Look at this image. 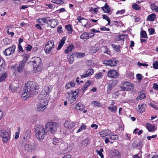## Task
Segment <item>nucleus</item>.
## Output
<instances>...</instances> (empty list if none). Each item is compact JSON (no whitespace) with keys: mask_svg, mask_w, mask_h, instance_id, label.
Segmentation results:
<instances>
[{"mask_svg":"<svg viewBox=\"0 0 158 158\" xmlns=\"http://www.w3.org/2000/svg\"><path fill=\"white\" fill-rule=\"evenodd\" d=\"M102 50L105 49L106 50L105 51L103 52L104 53H106L107 54H110V51L109 50H107V47L106 46H103L102 48Z\"/></svg>","mask_w":158,"mask_h":158,"instance_id":"603ef678","label":"nucleus"},{"mask_svg":"<svg viewBox=\"0 0 158 158\" xmlns=\"http://www.w3.org/2000/svg\"><path fill=\"white\" fill-rule=\"evenodd\" d=\"M65 27L69 34H70L72 33L73 29L71 25L69 24L65 26Z\"/></svg>","mask_w":158,"mask_h":158,"instance_id":"ea45409f","label":"nucleus"},{"mask_svg":"<svg viewBox=\"0 0 158 158\" xmlns=\"http://www.w3.org/2000/svg\"><path fill=\"white\" fill-rule=\"evenodd\" d=\"M103 76V74L102 73H99L96 74L95 77L97 79H99L101 78Z\"/></svg>","mask_w":158,"mask_h":158,"instance_id":"4d7b16f0","label":"nucleus"},{"mask_svg":"<svg viewBox=\"0 0 158 158\" xmlns=\"http://www.w3.org/2000/svg\"><path fill=\"white\" fill-rule=\"evenodd\" d=\"M132 8L135 10H138L141 8V7L136 4H135L132 6Z\"/></svg>","mask_w":158,"mask_h":158,"instance_id":"09e8293b","label":"nucleus"},{"mask_svg":"<svg viewBox=\"0 0 158 158\" xmlns=\"http://www.w3.org/2000/svg\"><path fill=\"white\" fill-rule=\"evenodd\" d=\"M6 73H2L0 75V82L3 81L6 77Z\"/></svg>","mask_w":158,"mask_h":158,"instance_id":"c03bdc74","label":"nucleus"},{"mask_svg":"<svg viewBox=\"0 0 158 158\" xmlns=\"http://www.w3.org/2000/svg\"><path fill=\"white\" fill-rule=\"evenodd\" d=\"M109 139L111 140H117L118 139V136L116 135H112L111 134L110 135H109Z\"/></svg>","mask_w":158,"mask_h":158,"instance_id":"49530a36","label":"nucleus"},{"mask_svg":"<svg viewBox=\"0 0 158 158\" xmlns=\"http://www.w3.org/2000/svg\"><path fill=\"white\" fill-rule=\"evenodd\" d=\"M25 64L21 62L19 63V65L17 67V71L19 73L23 72Z\"/></svg>","mask_w":158,"mask_h":158,"instance_id":"4be33fe9","label":"nucleus"},{"mask_svg":"<svg viewBox=\"0 0 158 158\" xmlns=\"http://www.w3.org/2000/svg\"><path fill=\"white\" fill-rule=\"evenodd\" d=\"M0 136L2 138L3 141L5 143L10 140V137L8 132L4 130L0 131Z\"/></svg>","mask_w":158,"mask_h":158,"instance_id":"9d476101","label":"nucleus"},{"mask_svg":"<svg viewBox=\"0 0 158 158\" xmlns=\"http://www.w3.org/2000/svg\"><path fill=\"white\" fill-rule=\"evenodd\" d=\"M77 20L78 21V22L82 24V25H83V23H86L87 19L81 17V16H78L77 17Z\"/></svg>","mask_w":158,"mask_h":158,"instance_id":"c85d7f7f","label":"nucleus"},{"mask_svg":"<svg viewBox=\"0 0 158 158\" xmlns=\"http://www.w3.org/2000/svg\"><path fill=\"white\" fill-rule=\"evenodd\" d=\"M89 141L88 139H85L81 143V148L82 147L86 146L87 145L89 144Z\"/></svg>","mask_w":158,"mask_h":158,"instance_id":"58836bf2","label":"nucleus"},{"mask_svg":"<svg viewBox=\"0 0 158 158\" xmlns=\"http://www.w3.org/2000/svg\"><path fill=\"white\" fill-rule=\"evenodd\" d=\"M52 143L55 145H56L59 142V140L56 138H54L52 139Z\"/></svg>","mask_w":158,"mask_h":158,"instance_id":"13d9d810","label":"nucleus"},{"mask_svg":"<svg viewBox=\"0 0 158 158\" xmlns=\"http://www.w3.org/2000/svg\"><path fill=\"white\" fill-rule=\"evenodd\" d=\"M40 20L42 21V23L43 24L45 23H48L49 19H48V17L47 18H43L41 19H40Z\"/></svg>","mask_w":158,"mask_h":158,"instance_id":"3c124183","label":"nucleus"},{"mask_svg":"<svg viewBox=\"0 0 158 158\" xmlns=\"http://www.w3.org/2000/svg\"><path fill=\"white\" fill-rule=\"evenodd\" d=\"M85 53L82 52H76L74 53V55L77 57L79 58H82L83 57L85 56Z\"/></svg>","mask_w":158,"mask_h":158,"instance_id":"4c0bfd02","label":"nucleus"},{"mask_svg":"<svg viewBox=\"0 0 158 158\" xmlns=\"http://www.w3.org/2000/svg\"><path fill=\"white\" fill-rule=\"evenodd\" d=\"M102 16L103 19H105L108 21V23L107 25H110V20L109 18L106 15H103Z\"/></svg>","mask_w":158,"mask_h":158,"instance_id":"5fc2aeb1","label":"nucleus"},{"mask_svg":"<svg viewBox=\"0 0 158 158\" xmlns=\"http://www.w3.org/2000/svg\"><path fill=\"white\" fill-rule=\"evenodd\" d=\"M155 126L153 124L149 123H147V128L149 132H153L155 131Z\"/></svg>","mask_w":158,"mask_h":158,"instance_id":"b1692460","label":"nucleus"},{"mask_svg":"<svg viewBox=\"0 0 158 158\" xmlns=\"http://www.w3.org/2000/svg\"><path fill=\"white\" fill-rule=\"evenodd\" d=\"M54 45V42L52 40L49 41L45 45L44 51L47 53H49L52 50Z\"/></svg>","mask_w":158,"mask_h":158,"instance_id":"f8f14e48","label":"nucleus"},{"mask_svg":"<svg viewBox=\"0 0 158 158\" xmlns=\"http://www.w3.org/2000/svg\"><path fill=\"white\" fill-rule=\"evenodd\" d=\"M111 46L117 52H118L120 51V47L119 45H117L114 44H112Z\"/></svg>","mask_w":158,"mask_h":158,"instance_id":"79ce46f5","label":"nucleus"},{"mask_svg":"<svg viewBox=\"0 0 158 158\" xmlns=\"http://www.w3.org/2000/svg\"><path fill=\"white\" fill-rule=\"evenodd\" d=\"M38 89L39 86L37 83L32 81H29L24 87L22 97L26 99L36 95L39 91Z\"/></svg>","mask_w":158,"mask_h":158,"instance_id":"f257e3e1","label":"nucleus"},{"mask_svg":"<svg viewBox=\"0 0 158 158\" xmlns=\"http://www.w3.org/2000/svg\"><path fill=\"white\" fill-rule=\"evenodd\" d=\"M25 148L28 152H33L36 148V145L34 143L27 144L25 146Z\"/></svg>","mask_w":158,"mask_h":158,"instance_id":"2eb2a0df","label":"nucleus"},{"mask_svg":"<svg viewBox=\"0 0 158 158\" xmlns=\"http://www.w3.org/2000/svg\"><path fill=\"white\" fill-rule=\"evenodd\" d=\"M139 96L137 97L136 98V100H138V99H144L145 98V95L143 91L139 92H138Z\"/></svg>","mask_w":158,"mask_h":158,"instance_id":"c756f323","label":"nucleus"},{"mask_svg":"<svg viewBox=\"0 0 158 158\" xmlns=\"http://www.w3.org/2000/svg\"><path fill=\"white\" fill-rule=\"evenodd\" d=\"M68 59L70 64L73 63L74 61V56L73 55H71L67 57Z\"/></svg>","mask_w":158,"mask_h":158,"instance_id":"a19ab883","label":"nucleus"},{"mask_svg":"<svg viewBox=\"0 0 158 158\" xmlns=\"http://www.w3.org/2000/svg\"><path fill=\"white\" fill-rule=\"evenodd\" d=\"M137 64L139 66H148V64H145V63H142L140 62L139 61H138L137 63Z\"/></svg>","mask_w":158,"mask_h":158,"instance_id":"0e129e2a","label":"nucleus"},{"mask_svg":"<svg viewBox=\"0 0 158 158\" xmlns=\"http://www.w3.org/2000/svg\"><path fill=\"white\" fill-rule=\"evenodd\" d=\"M86 128V126L84 124H82V126H81L79 128V129L77 131V133H79L81 132L82 130L84 129H85Z\"/></svg>","mask_w":158,"mask_h":158,"instance_id":"8fccbe9b","label":"nucleus"},{"mask_svg":"<svg viewBox=\"0 0 158 158\" xmlns=\"http://www.w3.org/2000/svg\"><path fill=\"white\" fill-rule=\"evenodd\" d=\"M94 70L92 69H89L83 74L80 76L81 78H84L91 75L94 73Z\"/></svg>","mask_w":158,"mask_h":158,"instance_id":"6ab92c4d","label":"nucleus"},{"mask_svg":"<svg viewBox=\"0 0 158 158\" xmlns=\"http://www.w3.org/2000/svg\"><path fill=\"white\" fill-rule=\"evenodd\" d=\"M148 31L149 33V34L150 35L153 34L155 32L154 29L153 28H150V29H149Z\"/></svg>","mask_w":158,"mask_h":158,"instance_id":"e2e57ef3","label":"nucleus"},{"mask_svg":"<svg viewBox=\"0 0 158 158\" xmlns=\"http://www.w3.org/2000/svg\"><path fill=\"white\" fill-rule=\"evenodd\" d=\"M85 108V106L81 103H78L74 106V109L76 110H83Z\"/></svg>","mask_w":158,"mask_h":158,"instance_id":"393cba45","label":"nucleus"},{"mask_svg":"<svg viewBox=\"0 0 158 158\" xmlns=\"http://www.w3.org/2000/svg\"><path fill=\"white\" fill-rule=\"evenodd\" d=\"M16 85V84L15 83L10 84L9 85V89L11 92H14L17 91L18 86L17 85Z\"/></svg>","mask_w":158,"mask_h":158,"instance_id":"a878e982","label":"nucleus"},{"mask_svg":"<svg viewBox=\"0 0 158 158\" xmlns=\"http://www.w3.org/2000/svg\"><path fill=\"white\" fill-rule=\"evenodd\" d=\"M141 37L142 38H148L146 32L144 31H141L140 32Z\"/></svg>","mask_w":158,"mask_h":158,"instance_id":"a18cd8bd","label":"nucleus"},{"mask_svg":"<svg viewBox=\"0 0 158 158\" xmlns=\"http://www.w3.org/2000/svg\"><path fill=\"white\" fill-rule=\"evenodd\" d=\"M117 83L118 81L117 80H115L113 81H111L109 82V83L108 84V85L113 88L117 84Z\"/></svg>","mask_w":158,"mask_h":158,"instance_id":"e433bc0d","label":"nucleus"},{"mask_svg":"<svg viewBox=\"0 0 158 158\" xmlns=\"http://www.w3.org/2000/svg\"><path fill=\"white\" fill-rule=\"evenodd\" d=\"M108 77L110 78H115L118 77L119 76L118 72L114 69H110L107 73Z\"/></svg>","mask_w":158,"mask_h":158,"instance_id":"ddd939ff","label":"nucleus"},{"mask_svg":"<svg viewBox=\"0 0 158 158\" xmlns=\"http://www.w3.org/2000/svg\"><path fill=\"white\" fill-rule=\"evenodd\" d=\"M75 125V123L69 120H66L64 124V127L69 129L73 128Z\"/></svg>","mask_w":158,"mask_h":158,"instance_id":"aec40b11","label":"nucleus"},{"mask_svg":"<svg viewBox=\"0 0 158 158\" xmlns=\"http://www.w3.org/2000/svg\"><path fill=\"white\" fill-rule=\"evenodd\" d=\"M109 155L111 157L120 158V154L119 152L117 150H114L113 151H110Z\"/></svg>","mask_w":158,"mask_h":158,"instance_id":"f3484780","label":"nucleus"},{"mask_svg":"<svg viewBox=\"0 0 158 158\" xmlns=\"http://www.w3.org/2000/svg\"><path fill=\"white\" fill-rule=\"evenodd\" d=\"M118 62V60L115 59H114L111 60H104L103 61V63L106 65L114 66L116 65Z\"/></svg>","mask_w":158,"mask_h":158,"instance_id":"4468645a","label":"nucleus"},{"mask_svg":"<svg viewBox=\"0 0 158 158\" xmlns=\"http://www.w3.org/2000/svg\"><path fill=\"white\" fill-rule=\"evenodd\" d=\"M0 136L2 138L3 141L5 143L10 140V137L8 132L4 130L0 131Z\"/></svg>","mask_w":158,"mask_h":158,"instance_id":"9b49d317","label":"nucleus"},{"mask_svg":"<svg viewBox=\"0 0 158 158\" xmlns=\"http://www.w3.org/2000/svg\"><path fill=\"white\" fill-rule=\"evenodd\" d=\"M58 21L56 19H49L48 23H47L48 25H50L52 28H55L58 24Z\"/></svg>","mask_w":158,"mask_h":158,"instance_id":"412c9836","label":"nucleus"},{"mask_svg":"<svg viewBox=\"0 0 158 158\" xmlns=\"http://www.w3.org/2000/svg\"><path fill=\"white\" fill-rule=\"evenodd\" d=\"M16 46L15 45H13L11 47L6 48L3 52L4 55L9 56L13 54L15 52Z\"/></svg>","mask_w":158,"mask_h":158,"instance_id":"dca6fc26","label":"nucleus"},{"mask_svg":"<svg viewBox=\"0 0 158 158\" xmlns=\"http://www.w3.org/2000/svg\"><path fill=\"white\" fill-rule=\"evenodd\" d=\"M125 35H120L117 36L114 38V40L117 41H120L122 40L124 41L125 39Z\"/></svg>","mask_w":158,"mask_h":158,"instance_id":"473e14b6","label":"nucleus"},{"mask_svg":"<svg viewBox=\"0 0 158 158\" xmlns=\"http://www.w3.org/2000/svg\"><path fill=\"white\" fill-rule=\"evenodd\" d=\"M136 147L139 149H141L142 147V142L141 141H139L136 144Z\"/></svg>","mask_w":158,"mask_h":158,"instance_id":"680f3d73","label":"nucleus"},{"mask_svg":"<svg viewBox=\"0 0 158 158\" xmlns=\"http://www.w3.org/2000/svg\"><path fill=\"white\" fill-rule=\"evenodd\" d=\"M111 132L108 130L102 131L100 133V134L102 137H104L105 136L110 135Z\"/></svg>","mask_w":158,"mask_h":158,"instance_id":"5701e85b","label":"nucleus"},{"mask_svg":"<svg viewBox=\"0 0 158 158\" xmlns=\"http://www.w3.org/2000/svg\"><path fill=\"white\" fill-rule=\"evenodd\" d=\"M102 9L106 13H108L110 11V8H109L107 3H106L105 6L101 7Z\"/></svg>","mask_w":158,"mask_h":158,"instance_id":"7c9ffc66","label":"nucleus"},{"mask_svg":"<svg viewBox=\"0 0 158 158\" xmlns=\"http://www.w3.org/2000/svg\"><path fill=\"white\" fill-rule=\"evenodd\" d=\"M52 89V87L51 85L45 86L39 95V99L44 100H43L47 98L48 97Z\"/></svg>","mask_w":158,"mask_h":158,"instance_id":"20e7f679","label":"nucleus"},{"mask_svg":"<svg viewBox=\"0 0 158 158\" xmlns=\"http://www.w3.org/2000/svg\"><path fill=\"white\" fill-rule=\"evenodd\" d=\"M4 60L0 58V71L1 70L2 67L4 68Z\"/></svg>","mask_w":158,"mask_h":158,"instance_id":"6e6d98bb","label":"nucleus"},{"mask_svg":"<svg viewBox=\"0 0 158 158\" xmlns=\"http://www.w3.org/2000/svg\"><path fill=\"white\" fill-rule=\"evenodd\" d=\"M151 8L152 10L158 12V7L154 3H150Z\"/></svg>","mask_w":158,"mask_h":158,"instance_id":"c9c22d12","label":"nucleus"},{"mask_svg":"<svg viewBox=\"0 0 158 158\" xmlns=\"http://www.w3.org/2000/svg\"><path fill=\"white\" fill-rule=\"evenodd\" d=\"M153 68L155 69H158V62L156 61L153 63Z\"/></svg>","mask_w":158,"mask_h":158,"instance_id":"bf43d9fd","label":"nucleus"},{"mask_svg":"<svg viewBox=\"0 0 158 158\" xmlns=\"http://www.w3.org/2000/svg\"><path fill=\"white\" fill-rule=\"evenodd\" d=\"M134 84L129 82L125 81L120 85V88L122 90H129L133 89L134 88Z\"/></svg>","mask_w":158,"mask_h":158,"instance_id":"6e6552de","label":"nucleus"},{"mask_svg":"<svg viewBox=\"0 0 158 158\" xmlns=\"http://www.w3.org/2000/svg\"><path fill=\"white\" fill-rule=\"evenodd\" d=\"M35 137L40 141H42L47 135L43 126L41 125H36L35 127Z\"/></svg>","mask_w":158,"mask_h":158,"instance_id":"f03ea898","label":"nucleus"},{"mask_svg":"<svg viewBox=\"0 0 158 158\" xmlns=\"http://www.w3.org/2000/svg\"><path fill=\"white\" fill-rule=\"evenodd\" d=\"M143 104L139 105L138 106V111L140 113H142L144 111V109L143 107Z\"/></svg>","mask_w":158,"mask_h":158,"instance_id":"864d4df0","label":"nucleus"},{"mask_svg":"<svg viewBox=\"0 0 158 158\" xmlns=\"http://www.w3.org/2000/svg\"><path fill=\"white\" fill-rule=\"evenodd\" d=\"M89 38V35L88 33L86 32L83 33L80 36V38L82 39H88Z\"/></svg>","mask_w":158,"mask_h":158,"instance_id":"2f4dec72","label":"nucleus"},{"mask_svg":"<svg viewBox=\"0 0 158 158\" xmlns=\"http://www.w3.org/2000/svg\"><path fill=\"white\" fill-rule=\"evenodd\" d=\"M64 3L63 0H56V4L62 5Z\"/></svg>","mask_w":158,"mask_h":158,"instance_id":"774afa93","label":"nucleus"},{"mask_svg":"<svg viewBox=\"0 0 158 158\" xmlns=\"http://www.w3.org/2000/svg\"><path fill=\"white\" fill-rule=\"evenodd\" d=\"M108 109L111 112L113 113H115L117 111V107L115 105L113 106H108Z\"/></svg>","mask_w":158,"mask_h":158,"instance_id":"72a5a7b5","label":"nucleus"},{"mask_svg":"<svg viewBox=\"0 0 158 158\" xmlns=\"http://www.w3.org/2000/svg\"><path fill=\"white\" fill-rule=\"evenodd\" d=\"M48 102L46 100H41L36 105V109L37 111L42 112L46 108L48 104Z\"/></svg>","mask_w":158,"mask_h":158,"instance_id":"0eeeda50","label":"nucleus"},{"mask_svg":"<svg viewBox=\"0 0 158 158\" xmlns=\"http://www.w3.org/2000/svg\"><path fill=\"white\" fill-rule=\"evenodd\" d=\"M74 48V46L73 44H70L68 46L67 48L64 50V52L65 53H69L72 51Z\"/></svg>","mask_w":158,"mask_h":158,"instance_id":"cd10ccee","label":"nucleus"},{"mask_svg":"<svg viewBox=\"0 0 158 158\" xmlns=\"http://www.w3.org/2000/svg\"><path fill=\"white\" fill-rule=\"evenodd\" d=\"M59 148L61 153L63 154L67 153L71 150L69 145L63 141L61 142Z\"/></svg>","mask_w":158,"mask_h":158,"instance_id":"39448f33","label":"nucleus"},{"mask_svg":"<svg viewBox=\"0 0 158 158\" xmlns=\"http://www.w3.org/2000/svg\"><path fill=\"white\" fill-rule=\"evenodd\" d=\"M23 139L25 140L29 139L31 137V131L28 129L24 131L23 133Z\"/></svg>","mask_w":158,"mask_h":158,"instance_id":"a211bd4d","label":"nucleus"},{"mask_svg":"<svg viewBox=\"0 0 158 158\" xmlns=\"http://www.w3.org/2000/svg\"><path fill=\"white\" fill-rule=\"evenodd\" d=\"M136 77L137 79L139 81H140L143 78V77L142 75L140 74H137L136 75Z\"/></svg>","mask_w":158,"mask_h":158,"instance_id":"69168bd1","label":"nucleus"},{"mask_svg":"<svg viewBox=\"0 0 158 158\" xmlns=\"http://www.w3.org/2000/svg\"><path fill=\"white\" fill-rule=\"evenodd\" d=\"M91 52L92 53H94L96 52L97 49L95 47H92L90 49Z\"/></svg>","mask_w":158,"mask_h":158,"instance_id":"338daca9","label":"nucleus"},{"mask_svg":"<svg viewBox=\"0 0 158 158\" xmlns=\"http://www.w3.org/2000/svg\"><path fill=\"white\" fill-rule=\"evenodd\" d=\"M90 85V82L89 81H87L84 85L82 89L83 91L85 90L86 88Z\"/></svg>","mask_w":158,"mask_h":158,"instance_id":"37998d69","label":"nucleus"},{"mask_svg":"<svg viewBox=\"0 0 158 158\" xmlns=\"http://www.w3.org/2000/svg\"><path fill=\"white\" fill-rule=\"evenodd\" d=\"M91 104L93 105L95 107L101 106V103L100 102L98 101H93L92 102Z\"/></svg>","mask_w":158,"mask_h":158,"instance_id":"de8ad7c7","label":"nucleus"},{"mask_svg":"<svg viewBox=\"0 0 158 158\" xmlns=\"http://www.w3.org/2000/svg\"><path fill=\"white\" fill-rule=\"evenodd\" d=\"M46 131L49 134L54 133L57 130V126L56 123L54 122H49L45 125Z\"/></svg>","mask_w":158,"mask_h":158,"instance_id":"423d86ee","label":"nucleus"},{"mask_svg":"<svg viewBox=\"0 0 158 158\" xmlns=\"http://www.w3.org/2000/svg\"><path fill=\"white\" fill-rule=\"evenodd\" d=\"M31 61L33 63V70L34 72L41 71L43 67L41 65V59L38 57H34L32 58Z\"/></svg>","mask_w":158,"mask_h":158,"instance_id":"7ed1b4c3","label":"nucleus"},{"mask_svg":"<svg viewBox=\"0 0 158 158\" xmlns=\"http://www.w3.org/2000/svg\"><path fill=\"white\" fill-rule=\"evenodd\" d=\"M156 18V15L155 14L152 13L148 15L147 17V20L150 21H154Z\"/></svg>","mask_w":158,"mask_h":158,"instance_id":"bb28decb","label":"nucleus"},{"mask_svg":"<svg viewBox=\"0 0 158 158\" xmlns=\"http://www.w3.org/2000/svg\"><path fill=\"white\" fill-rule=\"evenodd\" d=\"M78 95L77 92L76 91L69 92L66 94L68 100L71 101L70 103H73L78 97Z\"/></svg>","mask_w":158,"mask_h":158,"instance_id":"1a4fd4ad","label":"nucleus"},{"mask_svg":"<svg viewBox=\"0 0 158 158\" xmlns=\"http://www.w3.org/2000/svg\"><path fill=\"white\" fill-rule=\"evenodd\" d=\"M64 44V43L60 41L58 45L57 49L58 50H60Z\"/></svg>","mask_w":158,"mask_h":158,"instance_id":"052dcab7","label":"nucleus"},{"mask_svg":"<svg viewBox=\"0 0 158 158\" xmlns=\"http://www.w3.org/2000/svg\"><path fill=\"white\" fill-rule=\"evenodd\" d=\"M23 59L21 62L25 64L29 57V55L27 54H24L23 55Z\"/></svg>","mask_w":158,"mask_h":158,"instance_id":"f704fd0d","label":"nucleus"}]
</instances>
